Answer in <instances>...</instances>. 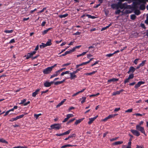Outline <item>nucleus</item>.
<instances>
[{
  "mask_svg": "<svg viewBox=\"0 0 148 148\" xmlns=\"http://www.w3.org/2000/svg\"><path fill=\"white\" fill-rule=\"evenodd\" d=\"M128 3H130L131 1H128ZM135 1L133 2L132 5L131 7L133 9H136L138 7V6H139V8L141 10H143L145 9V4L147 1Z\"/></svg>",
  "mask_w": 148,
  "mask_h": 148,
  "instance_id": "f257e3e1",
  "label": "nucleus"
},
{
  "mask_svg": "<svg viewBox=\"0 0 148 148\" xmlns=\"http://www.w3.org/2000/svg\"><path fill=\"white\" fill-rule=\"evenodd\" d=\"M119 1V8L121 9L127 8L128 6H131L130 5H127V3H122L123 1Z\"/></svg>",
  "mask_w": 148,
  "mask_h": 148,
  "instance_id": "f03ea898",
  "label": "nucleus"
},
{
  "mask_svg": "<svg viewBox=\"0 0 148 148\" xmlns=\"http://www.w3.org/2000/svg\"><path fill=\"white\" fill-rule=\"evenodd\" d=\"M51 129L58 130L61 128V126L59 123H55L51 125L50 126Z\"/></svg>",
  "mask_w": 148,
  "mask_h": 148,
  "instance_id": "7ed1b4c3",
  "label": "nucleus"
},
{
  "mask_svg": "<svg viewBox=\"0 0 148 148\" xmlns=\"http://www.w3.org/2000/svg\"><path fill=\"white\" fill-rule=\"evenodd\" d=\"M136 128L138 131H140L141 133H143L145 135H146L144 127H141L140 126L136 125Z\"/></svg>",
  "mask_w": 148,
  "mask_h": 148,
  "instance_id": "20e7f679",
  "label": "nucleus"
},
{
  "mask_svg": "<svg viewBox=\"0 0 148 148\" xmlns=\"http://www.w3.org/2000/svg\"><path fill=\"white\" fill-rule=\"evenodd\" d=\"M130 131L134 135L136 136H138L140 135V132L136 129V130L132 129L130 130Z\"/></svg>",
  "mask_w": 148,
  "mask_h": 148,
  "instance_id": "39448f33",
  "label": "nucleus"
},
{
  "mask_svg": "<svg viewBox=\"0 0 148 148\" xmlns=\"http://www.w3.org/2000/svg\"><path fill=\"white\" fill-rule=\"evenodd\" d=\"M52 70L50 67H49L44 69L43 72L44 74H48Z\"/></svg>",
  "mask_w": 148,
  "mask_h": 148,
  "instance_id": "423d86ee",
  "label": "nucleus"
},
{
  "mask_svg": "<svg viewBox=\"0 0 148 148\" xmlns=\"http://www.w3.org/2000/svg\"><path fill=\"white\" fill-rule=\"evenodd\" d=\"M111 6L113 9H118L119 8V1L116 4H112Z\"/></svg>",
  "mask_w": 148,
  "mask_h": 148,
  "instance_id": "0eeeda50",
  "label": "nucleus"
},
{
  "mask_svg": "<svg viewBox=\"0 0 148 148\" xmlns=\"http://www.w3.org/2000/svg\"><path fill=\"white\" fill-rule=\"evenodd\" d=\"M136 70V69L134 67L131 66L130 67L129 69V70L127 72V73L128 74H130L131 73H133Z\"/></svg>",
  "mask_w": 148,
  "mask_h": 148,
  "instance_id": "6e6552de",
  "label": "nucleus"
},
{
  "mask_svg": "<svg viewBox=\"0 0 148 148\" xmlns=\"http://www.w3.org/2000/svg\"><path fill=\"white\" fill-rule=\"evenodd\" d=\"M145 83V82L143 81H139L134 86V88L136 89H137L141 85Z\"/></svg>",
  "mask_w": 148,
  "mask_h": 148,
  "instance_id": "1a4fd4ad",
  "label": "nucleus"
},
{
  "mask_svg": "<svg viewBox=\"0 0 148 148\" xmlns=\"http://www.w3.org/2000/svg\"><path fill=\"white\" fill-rule=\"evenodd\" d=\"M122 13V15H126L130 13L131 11L127 9L125 11L123 10L121 11Z\"/></svg>",
  "mask_w": 148,
  "mask_h": 148,
  "instance_id": "9d476101",
  "label": "nucleus"
},
{
  "mask_svg": "<svg viewBox=\"0 0 148 148\" xmlns=\"http://www.w3.org/2000/svg\"><path fill=\"white\" fill-rule=\"evenodd\" d=\"M69 74L70 75V77L69 78L71 79H74L76 77V76L75 74V73H73V71L72 73H69Z\"/></svg>",
  "mask_w": 148,
  "mask_h": 148,
  "instance_id": "9b49d317",
  "label": "nucleus"
},
{
  "mask_svg": "<svg viewBox=\"0 0 148 148\" xmlns=\"http://www.w3.org/2000/svg\"><path fill=\"white\" fill-rule=\"evenodd\" d=\"M131 142H129L127 143V145H123L122 146V148H131Z\"/></svg>",
  "mask_w": 148,
  "mask_h": 148,
  "instance_id": "f8f14e48",
  "label": "nucleus"
},
{
  "mask_svg": "<svg viewBox=\"0 0 148 148\" xmlns=\"http://www.w3.org/2000/svg\"><path fill=\"white\" fill-rule=\"evenodd\" d=\"M39 91V89H36L34 92L32 93V96L34 97H35L36 95L38 94V92Z\"/></svg>",
  "mask_w": 148,
  "mask_h": 148,
  "instance_id": "ddd939ff",
  "label": "nucleus"
},
{
  "mask_svg": "<svg viewBox=\"0 0 148 148\" xmlns=\"http://www.w3.org/2000/svg\"><path fill=\"white\" fill-rule=\"evenodd\" d=\"M66 99H63L62 101H61L59 103L57 106H56V108H58L59 107H60V106H61L64 103Z\"/></svg>",
  "mask_w": 148,
  "mask_h": 148,
  "instance_id": "4468645a",
  "label": "nucleus"
},
{
  "mask_svg": "<svg viewBox=\"0 0 148 148\" xmlns=\"http://www.w3.org/2000/svg\"><path fill=\"white\" fill-rule=\"evenodd\" d=\"M123 143V141H116L114 143H113L112 144V145H121Z\"/></svg>",
  "mask_w": 148,
  "mask_h": 148,
  "instance_id": "2eb2a0df",
  "label": "nucleus"
},
{
  "mask_svg": "<svg viewBox=\"0 0 148 148\" xmlns=\"http://www.w3.org/2000/svg\"><path fill=\"white\" fill-rule=\"evenodd\" d=\"M59 73H60L58 72V71H56L54 74L52 75H51L50 78H52L55 77L57 76L58 75H59Z\"/></svg>",
  "mask_w": 148,
  "mask_h": 148,
  "instance_id": "dca6fc26",
  "label": "nucleus"
},
{
  "mask_svg": "<svg viewBox=\"0 0 148 148\" xmlns=\"http://www.w3.org/2000/svg\"><path fill=\"white\" fill-rule=\"evenodd\" d=\"M119 79L117 78H112L108 80V82H114L118 81Z\"/></svg>",
  "mask_w": 148,
  "mask_h": 148,
  "instance_id": "f3484780",
  "label": "nucleus"
},
{
  "mask_svg": "<svg viewBox=\"0 0 148 148\" xmlns=\"http://www.w3.org/2000/svg\"><path fill=\"white\" fill-rule=\"evenodd\" d=\"M86 98L85 97H83L82 98L80 99V100L81 101V103L82 104L84 103L86 99Z\"/></svg>",
  "mask_w": 148,
  "mask_h": 148,
  "instance_id": "a211bd4d",
  "label": "nucleus"
},
{
  "mask_svg": "<svg viewBox=\"0 0 148 148\" xmlns=\"http://www.w3.org/2000/svg\"><path fill=\"white\" fill-rule=\"evenodd\" d=\"M44 85L45 87H49L51 86L49 82L47 81H46L44 84Z\"/></svg>",
  "mask_w": 148,
  "mask_h": 148,
  "instance_id": "6ab92c4d",
  "label": "nucleus"
},
{
  "mask_svg": "<svg viewBox=\"0 0 148 148\" xmlns=\"http://www.w3.org/2000/svg\"><path fill=\"white\" fill-rule=\"evenodd\" d=\"M97 72V71H93L90 73H85L84 74L86 75H91L95 74Z\"/></svg>",
  "mask_w": 148,
  "mask_h": 148,
  "instance_id": "aec40b11",
  "label": "nucleus"
},
{
  "mask_svg": "<svg viewBox=\"0 0 148 148\" xmlns=\"http://www.w3.org/2000/svg\"><path fill=\"white\" fill-rule=\"evenodd\" d=\"M47 46H50L51 44V40L50 39H48L46 43Z\"/></svg>",
  "mask_w": 148,
  "mask_h": 148,
  "instance_id": "412c9836",
  "label": "nucleus"
},
{
  "mask_svg": "<svg viewBox=\"0 0 148 148\" xmlns=\"http://www.w3.org/2000/svg\"><path fill=\"white\" fill-rule=\"evenodd\" d=\"M83 120V119H79L77 120L75 122V124L77 125L79 123H80Z\"/></svg>",
  "mask_w": 148,
  "mask_h": 148,
  "instance_id": "4be33fe9",
  "label": "nucleus"
},
{
  "mask_svg": "<svg viewBox=\"0 0 148 148\" xmlns=\"http://www.w3.org/2000/svg\"><path fill=\"white\" fill-rule=\"evenodd\" d=\"M86 64H87L86 62H83L80 64L77 65H76V68H77L80 66H81L83 65H85Z\"/></svg>",
  "mask_w": 148,
  "mask_h": 148,
  "instance_id": "5701e85b",
  "label": "nucleus"
},
{
  "mask_svg": "<svg viewBox=\"0 0 148 148\" xmlns=\"http://www.w3.org/2000/svg\"><path fill=\"white\" fill-rule=\"evenodd\" d=\"M68 15L67 13H66L63 15H60L59 16V17L60 18H64L66 17Z\"/></svg>",
  "mask_w": 148,
  "mask_h": 148,
  "instance_id": "b1692460",
  "label": "nucleus"
},
{
  "mask_svg": "<svg viewBox=\"0 0 148 148\" xmlns=\"http://www.w3.org/2000/svg\"><path fill=\"white\" fill-rule=\"evenodd\" d=\"M72 146H73L72 145L70 144H67L62 146L61 147V148H65L67 147H71Z\"/></svg>",
  "mask_w": 148,
  "mask_h": 148,
  "instance_id": "393cba45",
  "label": "nucleus"
},
{
  "mask_svg": "<svg viewBox=\"0 0 148 148\" xmlns=\"http://www.w3.org/2000/svg\"><path fill=\"white\" fill-rule=\"evenodd\" d=\"M86 16H87L88 17V18H90L92 19H95L96 18V17L95 16H91L90 14H86Z\"/></svg>",
  "mask_w": 148,
  "mask_h": 148,
  "instance_id": "a878e982",
  "label": "nucleus"
},
{
  "mask_svg": "<svg viewBox=\"0 0 148 148\" xmlns=\"http://www.w3.org/2000/svg\"><path fill=\"white\" fill-rule=\"evenodd\" d=\"M4 32L6 33H12L13 32V30L11 29V30H5L4 31Z\"/></svg>",
  "mask_w": 148,
  "mask_h": 148,
  "instance_id": "bb28decb",
  "label": "nucleus"
},
{
  "mask_svg": "<svg viewBox=\"0 0 148 148\" xmlns=\"http://www.w3.org/2000/svg\"><path fill=\"white\" fill-rule=\"evenodd\" d=\"M70 71H66L64 72H62L60 74V75L61 76H63L64 75L66 74H69V73Z\"/></svg>",
  "mask_w": 148,
  "mask_h": 148,
  "instance_id": "cd10ccee",
  "label": "nucleus"
},
{
  "mask_svg": "<svg viewBox=\"0 0 148 148\" xmlns=\"http://www.w3.org/2000/svg\"><path fill=\"white\" fill-rule=\"evenodd\" d=\"M32 55L30 53H29L27 54L26 59H28L29 58L32 57Z\"/></svg>",
  "mask_w": 148,
  "mask_h": 148,
  "instance_id": "c85d7f7f",
  "label": "nucleus"
},
{
  "mask_svg": "<svg viewBox=\"0 0 148 148\" xmlns=\"http://www.w3.org/2000/svg\"><path fill=\"white\" fill-rule=\"evenodd\" d=\"M0 142L6 144L8 143V142L3 138H0Z\"/></svg>",
  "mask_w": 148,
  "mask_h": 148,
  "instance_id": "c756f323",
  "label": "nucleus"
},
{
  "mask_svg": "<svg viewBox=\"0 0 148 148\" xmlns=\"http://www.w3.org/2000/svg\"><path fill=\"white\" fill-rule=\"evenodd\" d=\"M121 11H121L119 9H116V10L115 12L114 13L116 14H119L121 12Z\"/></svg>",
  "mask_w": 148,
  "mask_h": 148,
  "instance_id": "7c9ffc66",
  "label": "nucleus"
},
{
  "mask_svg": "<svg viewBox=\"0 0 148 148\" xmlns=\"http://www.w3.org/2000/svg\"><path fill=\"white\" fill-rule=\"evenodd\" d=\"M134 77V75L133 73H131L129 75L128 78L129 79H132Z\"/></svg>",
  "mask_w": 148,
  "mask_h": 148,
  "instance_id": "2f4dec72",
  "label": "nucleus"
},
{
  "mask_svg": "<svg viewBox=\"0 0 148 148\" xmlns=\"http://www.w3.org/2000/svg\"><path fill=\"white\" fill-rule=\"evenodd\" d=\"M136 16L134 14L131 15L130 16L131 19L133 20H134L136 18Z\"/></svg>",
  "mask_w": 148,
  "mask_h": 148,
  "instance_id": "473e14b6",
  "label": "nucleus"
},
{
  "mask_svg": "<svg viewBox=\"0 0 148 148\" xmlns=\"http://www.w3.org/2000/svg\"><path fill=\"white\" fill-rule=\"evenodd\" d=\"M146 61V60H144L140 64V65L141 66H143L144 64H145V63Z\"/></svg>",
  "mask_w": 148,
  "mask_h": 148,
  "instance_id": "72a5a7b5",
  "label": "nucleus"
},
{
  "mask_svg": "<svg viewBox=\"0 0 148 148\" xmlns=\"http://www.w3.org/2000/svg\"><path fill=\"white\" fill-rule=\"evenodd\" d=\"M120 93H119V91H115V92H114L112 94V95H119L120 94Z\"/></svg>",
  "mask_w": 148,
  "mask_h": 148,
  "instance_id": "f704fd0d",
  "label": "nucleus"
},
{
  "mask_svg": "<svg viewBox=\"0 0 148 148\" xmlns=\"http://www.w3.org/2000/svg\"><path fill=\"white\" fill-rule=\"evenodd\" d=\"M100 1V3H99L98 4H97L95 5L94 6V8H98L100 5V4L102 3V1Z\"/></svg>",
  "mask_w": 148,
  "mask_h": 148,
  "instance_id": "c9c22d12",
  "label": "nucleus"
},
{
  "mask_svg": "<svg viewBox=\"0 0 148 148\" xmlns=\"http://www.w3.org/2000/svg\"><path fill=\"white\" fill-rule=\"evenodd\" d=\"M71 130H69L67 131L64 132V135L69 134Z\"/></svg>",
  "mask_w": 148,
  "mask_h": 148,
  "instance_id": "e433bc0d",
  "label": "nucleus"
},
{
  "mask_svg": "<svg viewBox=\"0 0 148 148\" xmlns=\"http://www.w3.org/2000/svg\"><path fill=\"white\" fill-rule=\"evenodd\" d=\"M82 69V68H79L78 69H77L76 71H73V73H76L78 71H80Z\"/></svg>",
  "mask_w": 148,
  "mask_h": 148,
  "instance_id": "4c0bfd02",
  "label": "nucleus"
},
{
  "mask_svg": "<svg viewBox=\"0 0 148 148\" xmlns=\"http://www.w3.org/2000/svg\"><path fill=\"white\" fill-rule=\"evenodd\" d=\"M69 53H70L69 51H66L64 53L62 54V55H61L60 56H65L66 55H67L68 54H69Z\"/></svg>",
  "mask_w": 148,
  "mask_h": 148,
  "instance_id": "58836bf2",
  "label": "nucleus"
},
{
  "mask_svg": "<svg viewBox=\"0 0 148 148\" xmlns=\"http://www.w3.org/2000/svg\"><path fill=\"white\" fill-rule=\"evenodd\" d=\"M73 116V115L72 114H68L66 116V117L69 119L71 117Z\"/></svg>",
  "mask_w": 148,
  "mask_h": 148,
  "instance_id": "ea45409f",
  "label": "nucleus"
},
{
  "mask_svg": "<svg viewBox=\"0 0 148 148\" xmlns=\"http://www.w3.org/2000/svg\"><path fill=\"white\" fill-rule=\"evenodd\" d=\"M89 121L88 122V123L89 124H90L92 122L94 121L92 118H90L89 119Z\"/></svg>",
  "mask_w": 148,
  "mask_h": 148,
  "instance_id": "a19ab883",
  "label": "nucleus"
},
{
  "mask_svg": "<svg viewBox=\"0 0 148 148\" xmlns=\"http://www.w3.org/2000/svg\"><path fill=\"white\" fill-rule=\"evenodd\" d=\"M26 99H24L23 100H21V102L20 103H19V104H24V103L26 101Z\"/></svg>",
  "mask_w": 148,
  "mask_h": 148,
  "instance_id": "79ce46f5",
  "label": "nucleus"
},
{
  "mask_svg": "<svg viewBox=\"0 0 148 148\" xmlns=\"http://www.w3.org/2000/svg\"><path fill=\"white\" fill-rule=\"evenodd\" d=\"M76 136V135L75 134H71L68 136L69 138L73 137H75Z\"/></svg>",
  "mask_w": 148,
  "mask_h": 148,
  "instance_id": "37998d69",
  "label": "nucleus"
},
{
  "mask_svg": "<svg viewBox=\"0 0 148 148\" xmlns=\"http://www.w3.org/2000/svg\"><path fill=\"white\" fill-rule=\"evenodd\" d=\"M118 137H115L114 138H112L110 139V141H113L116 140L118 138Z\"/></svg>",
  "mask_w": 148,
  "mask_h": 148,
  "instance_id": "c03bdc74",
  "label": "nucleus"
},
{
  "mask_svg": "<svg viewBox=\"0 0 148 148\" xmlns=\"http://www.w3.org/2000/svg\"><path fill=\"white\" fill-rule=\"evenodd\" d=\"M139 58H136L133 61L134 63L136 65L138 63V61L139 60Z\"/></svg>",
  "mask_w": 148,
  "mask_h": 148,
  "instance_id": "a18cd8bd",
  "label": "nucleus"
},
{
  "mask_svg": "<svg viewBox=\"0 0 148 148\" xmlns=\"http://www.w3.org/2000/svg\"><path fill=\"white\" fill-rule=\"evenodd\" d=\"M135 13L136 15H138L140 14V12L139 10H136L135 11Z\"/></svg>",
  "mask_w": 148,
  "mask_h": 148,
  "instance_id": "49530a36",
  "label": "nucleus"
},
{
  "mask_svg": "<svg viewBox=\"0 0 148 148\" xmlns=\"http://www.w3.org/2000/svg\"><path fill=\"white\" fill-rule=\"evenodd\" d=\"M61 84V81H57L54 83V84L55 85H57Z\"/></svg>",
  "mask_w": 148,
  "mask_h": 148,
  "instance_id": "de8ad7c7",
  "label": "nucleus"
},
{
  "mask_svg": "<svg viewBox=\"0 0 148 148\" xmlns=\"http://www.w3.org/2000/svg\"><path fill=\"white\" fill-rule=\"evenodd\" d=\"M41 115V114H34V116L36 118V119H37L38 117Z\"/></svg>",
  "mask_w": 148,
  "mask_h": 148,
  "instance_id": "09e8293b",
  "label": "nucleus"
},
{
  "mask_svg": "<svg viewBox=\"0 0 148 148\" xmlns=\"http://www.w3.org/2000/svg\"><path fill=\"white\" fill-rule=\"evenodd\" d=\"M113 55V54L112 53H109L108 54L106 55V56L110 58Z\"/></svg>",
  "mask_w": 148,
  "mask_h": 148,
  "instance_id": "8fccbe9b",
  "label": "nucleus"
},
{
  "mask_svg": "<svg viewBox=\"0 0 148 148\" xmlns=\"http://www.w3.org/2000/svg\"><path fill=\"white\" fill-rule=\"evenodd\" d=\"M75 49L76 48L75 47H74L72 49L70 50L69 51L70 53H71L74 52L75 51Z\"/></svg>",
  "mask_w": 148,
  "mask_h": 148,
  "instance_id": "3c124183",
  "label": "nucleus"
},
{
  "mask_svg": "<svg viewBox=\"0 0 148 148\" xmlns=\"http://www.w3.org/2000/svg\"><path fill=\"white\" fill-rule=\"evenodd\" d=\"M132 109L130 108L128 109L125 111V112H132Z\"/></svg>",
  "mask_w": 148,
  "mask_h": 148,
  "instance_id": "603ef678",
  "label": "nucleus"
},
{
  "mask_svg": "<svg viewBox=\"0 0 148 148\" xmlns=\"http://www.w3.org/2000/svg\"><path fill=\"white\" fill-rule=\"evenodd\" d=\"M75 118H73V119H71L69 121H68L67 122V124H68V123H70L72 122H73V121L75 120Z\"/></svg>",
  "mask_w": 148,
  "mask_h": 148,
  "instance_id": "864d4df0",
  "label": "nucleus"
},
{
  "mask_svg": "<svg viewBox=\"0 0 148 148\" xmlns=\"http://www.w3.org/2000/svg\"><path fill=\"white\" fill-rule=\"evenodd\" d=\"M129 79H130L128 78L125 79L124 81V84H125L127 83L129 81Z\"/></svg>",
  "mask_w": 148,
  "mask_h": 148,
  "instance_id": "5fc2aeb1",
  "label": "nucleus"
},
{
  "mask_svg": "<svg viewBox=\"0 0 148 148\" xmlns=\"http://www.w3.org/2000/svg\"><path fill=\"white\" fill-rule=\"evenodd\" d=\"M47 31V29H46L42 32V34L43 35L46 34L48 32V31Z\"/></svg>",
  "mask_w": 148,
  "mask_h": 148,
  "instance_id": "6e6d98bb",
  "label": "nucleus"
},
{
  "mask_svg": "<svg viewBox=\"0 0 148 148\" xmlns=\"http://www.w3.org/2000/svg\"><path fill=\"white\" fill-rule=\"evenodd\" d=\"M56 135L57 136H64V133H63L60 134H56Z\"/></svg>",
  "mask_w": 148,
  "mask_h": 148,
  "instance_id": "4d7b16f0",
  "label": "nucleus"
},
{
  "mask_svg": "<svg viewBox=\"0 0 148 148\" xmlns=\"http://www.w3.org/2000/svg\"><path fill=\"white\" fill-rule=\"evenodd\" d=\"M81 33V32H76L74 33L73 35H79Z\"/></svg>",
  "mask_w": 148,
  "mask_h": 148,
  "instance_id": "13d9d810",
  "label": "nucleus"
},
{
  "mask_svg": "<svg viewBox=\"0 0 148 148\" xmlns=\"http://www.w3.org/2000/svg\"><path fill=\"white\" fill-rule=\"evenodd\" d=\"M120 109V108H115L114 110V112H116L117 111H119Z\"/></svg>",
  "mask_w": 148,
  "mask_h": 148,
  "instance_id": "bf43d9fd",
  "label": "nucleus"
},
{
  "mask_svg": "<svg viewBox=\"0 0 148 148\" xmlns=\"http://www.w3.org/2000/svg\"><path fill=\"white\" fill-rule=\"evenodd\" d=\"M15 40L14 38L11 39L9 42V43H12L15 42Z\"/></svg>",
  "mask_w": 148,
  "mask_h": 148,
  "instance_id": "052dcab7",
  "label": "nucleus"
},
{
  "mask_svg": "<svg viewBox=\"0 0 148 148\" xmlns=\"http://www.w3.org/2000/svg\"><path fill=\"white\" fill-rule=\"evenodd\" d=\"M99 62V61H96L94 63H93V64L91 65V66H94L95 65L97 64H98V63Z\"/></svg>",
  "mask_w": 148,
  "mask_h": 148,
  "instance_id": "680f3d73",
  "label": "nucleus"
},
{
  "mask_svg": "<svg viewBox=\"0 0 148 148\" xmlns=\"http://www.w3.org/2000/svg\"><path fill=\"white\" fill-rule=\"evenodd\" d=\"M70 63H66V64H63L62 65V66H68V65H70Z\"/></svg>",
  "mask_w": 148,
  "mask_h": 148,
  "instance_id": "e2e57ef3",
  "label": "nucleus"
},
{
  "mask_svg": "<svg viewBox=\"0 0 148 148\" xmlns=\"http://www.w3.org/2000/svg\"><path fill=\"white\" fill-rule=\"evenodd\" d=\"M42 48H44V47H47V46H47V44H45L43 43H42Z\"/></svg>",
  "mask_w": 148,
  "mask_h": 148,
  "instance_id": "0e129e2a",
  "label": "nucleus"
},
{
  "mask_svg": "<svg viewBox=\"0 0 148 148\" xmlns=\"http://www.w3.org/2000/svg\"><path fill=\"white\" fill-rule=\"evenodd\" d=\"M145 22L147 24H148V14L147 15V19L145 20Z\"/></svg>",
  "mask_w": 148,
  "mask_h": 148,
  "instance_id": "69168bd1",
  "label": "nucleus"
},
{
  "mask_svg": "<svg viewBox=\"0 0 148 148\" xmlns=\"http://www.w3.org/2000/svg\"><path fill=\"white\" fill-rule=\"evenodd\" d=\"M16 121L15 118H12L9 121L11 122H13L14 121Z\"/></svg>",
  "mask_w": 148,
  "mask_h": 148,
  "instance_id": "338daca9",
  "label": "nucleus"
},
{
  "mask_svg": "<svg viewBox=\"0 0 148 148\" xmlns=\"http://www.w3.org/2000/svg\"><path fill=\"white\" fill-rule=\"evenodd\" d=\"M24 116V114H21V115H19L18 116H17L18 117V119H20L22 117H23Z\"/></svg>",
  "mask_w": 148,
  "mask_h": 148,
  "instance_id": "774afa93",
  "label": "nucleus"
}]
</instances>
